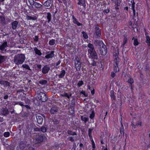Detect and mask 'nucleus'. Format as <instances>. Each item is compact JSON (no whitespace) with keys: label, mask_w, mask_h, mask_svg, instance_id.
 Segmentation results:
<instances>
[{"label":"nucleus","mask_w":150,"mask_h":150,"mask_svg":"<svg viewBox=\"0 0 150 150\" xmlns=\"http://www.w3.org/2000/svg\"><path fill=\"white\" fill-rule=\"evenodd\" d=\"M25 59V57L24 54H21L16 55L14 57V61L17 65L22 64Z\"/></svg>","instance_id":"f257e3e1"},{"label":"nucleus","mask_w":150,"mask_h":150,"mask_svg":"<svg viewBox=\"0 0 150 150\" xmlns=\"http://www.w3.org/2000/svg\"><path fill=\"white\" fill-rule=\"evenodd\" d=\"M46 137L41 133H38L34 135V140L35 144H38L46 140Z\"/></svg>","instance_id":"f03ea898"},{"label":"nucleus","mask_w":150,"mask_h":150,"mask_svg":"<svg viewBox=\"0 0 150 150\" xmlns=\"http://www.w3.org/2000/svg\"><path fill=\"white\" fill-rule=\"evenodd\" d=\"M88 47L90 48L88 50V56L90 58L93 59L92 64V66H94V46L92 44L89 43L88 45Z\"/></svg>","instance_id":"7ed1b4c3"},{"label":"nucleus","mask_w":150,"mask_h":150,"mask_svg":"<svg viewBox=\"0 0 150 150\" xmlns=\"http://www.w3.org/2000/svg\"><path fill=\"white\" fill-rule=\"evenodd\" d=\"M37 99L40 102H45L47 100V97L45 93L40 92L37 95Z\"/></svg>","instance_id":"20e7f679"},{"label":"nucleus","mask_w":150,"mask_h":150,"mask_svg":"<svg viewBox=\"0 0 150 150\" xmlns=\"http://www.w3.org/2000/svg\"><path fill=\"white\" fill-rule=\"evenodd\" d=\"M74 65L76 70L77 71H80L81 67V63L79 58L77 56L75 57Z\"/></svg>","instance_id":"39448f33"},{"label":"nucleus","mask_w":150,"mask_h":150,"mask_svg":"<svg viewBox=\"0 0 150 150\" xmlns=\"http://www.w3.org/2000/svg\"><path fill=\"white\" fill-rule=\"evenodd\" d=\"M94 37L96 38L99 39L100 38L101 36V29L99 28L98 25H96L94 28Z\"/></svg>","instance_id":"423d86ee"},{"label":"nucleus","mask_w":150,"mask_h":150,"mask_svg":"<svg viewBox=\"0 0 150 150\" xmlns=\"http://www.w3.org/2000/svg\"><path fill=\"white\" fill-rule=\"evenodd\" d=\"M133 2L132 4V5L131 6V9L132 10H133V18L134 20V21L136 22H137L139 19V16H138V14L137 12V14L135 16V3L134 2L133 0H132ZM131 2H132V1H131Z\"/></svg>","instance_id":"0eeeda50"},{"label":"nucleus","mask_w":150,"mask_h":150,"mask_svg":"<svg viewBox=\"0 0 150 150\" xmlns=\"http://www.w3.org/2000/svg\"><path fill=\"white\" fill-rule=\"evenodd\" d=\"M94 45L95 46V48L100 49L101 47L103 46L105 47V45H104L102 41L98 40H95L94 41Z\"/></svg>","instance_id":"6e6552de"},{"label":"nucleus","mask_w":150,"mask_h":150,"mask_svg":"<svg viewBox=\"0 0 150 150\" xmlns=\"http://www.w3.org/2000/svg\"><path fill=\"white\" fill-rule=\"evenodd\" d=\"M92 130L93 129H89L88 131V134L89 139L92 142V150H94V141L91 135Z\"/></svg>","instance_id":"1a4fd4ad"},{"label":"nucleus","mask_w":150,"mask_h":150,"mask_svg":"<svg viewBox=\"0 0 150 150\" xmlns=\"http://www.w3.org/2000/svg\"><path fill=\"white\" fill-rule=\"evenodd\" d=\"M50 69L49 65H46L44 66L42 69V72L43 74H45L48 73Z\"/></svg>","instance_id":"9d476101"},{"label":"nucleus","mask_w":150,"mask_h":150,"mask_svg":"<svg viewBox=\"0 0 150 150\" xmlns=\"http://www.w3.org/2000/svg\"><path fill=\"white\" fill-rule=\"evenodd\" d=\"M48 54L45 56V58L47 59L52 58L54 57V51H48L47 52Z\"/></svg>","instance_id":"9b49d317"},{"label":"nucleus","mask_w":150,"mask_h":150,"mask_svg":"<svg viewBox=\"0 0 150 150\" xmlns=\"http://www.w3.org/2000/svg\"><path fill=\"white\" fill-rule=\"evenodd\" d=\"M99 49L100 50V53L101 54L103 55H105L107 54V50L106 45L105 47L102 46L101 47V48H100Z\"/></svg>","instance_id":"f8f14e48"},{"label":"nucleus","mask_w":150,"mask_h":150,"mask_svg":"<svg viewBox=\"0 0 150 150\" xmlns=\"http://www.w3.org/2000/svg\"><path fill=\"white\" fill-rule=\"evenodd\" d=\"M72 21L74 24H76L78 26L83 25L82 24L79 23L74 15L72 16Z\"/></svg>","instance_id":"ddd939ff"},{"label":"nucleus","mask_w":150,"mask_h":150,"mask_svg":"<svg viewBox=\"0 0 150 150\" xmlns=\"http://www.w3.org/2000/svg\"><path fill=\"white\" fill-rule=\"evenodd\" d=\"M59 74L58 75V78L61 79L63 78L66 74V71L64 69H62L59 72Z\"/></svg>","instance_id":"4468645a"},{"label":"nucleus","mask_w":150,"mask_h":150,"mask_svg":"<svg viewBox=\"0 0 150 150\" xmlns=\"http://www.w3.org/2000/svg\"><path fill=\"white\" fill-rule=\"evenodd\" d=\"M29 125L28 124H26L23 125L22 128V129L23 131L24 134H25L29 130Z\"/></svg>","instance_id":"2eb2a0df"},{"label":"nucleus","mask_w":150,"mask_h":150,"mask_svg":"<svg viewBox=\"0 0 150 150\" xmlns=\"http://www.w3.org/2000/svg\"><path fill=\"white\" fill-rule=\"evenodd\" d=\"M18 22L17 21H14L11 23V28L13 30H16L18 25Z\"/></svg>","instance_id":"dca6fc26"},{"label":"nucleus","mask_w":150,"mask_h":150,"mask_svg":"<svg viewBox=\"0 0 150 150\" xmlns=\"http://www.w3.org/2000/svg\"><path fill=\"white\" fill-rule=\"evenodd\" d=\"M9 111L6 108H2L1 111V114L3 115L6 116L8 114Z\"/></svg>","instance_id":"f3484780"},{"label":"nucleus","mask_w":150,"mask_h":150,"mask_svg":"<svg viewBox=\"0 0 150 150\" xmlns=\"http://www.w3.org/2000/svg\"><path fill=\"white\" fill-rule=\"evenodd\" d=\"M58 111V109L57 108L56 106L52 107L50 110V113L52 114H56Z\"/></svg>","instance_id":"a211bd4d"},{"label":"nucleus","mask_w":150,"mask_h":150,"mask_svg":"<svg viewBox=\"0 0 150 150\" xmlns=\"http://www.w3.org/2000/svg\"><path fill=\"white\" fill-rule=\"evenodd\" d=\"M36 118L38 123L40 125H41L43 121L42 117L40 116H36Z\"/></svg>","instance_id":"6ab92c4d"},{"label":"nucleus","mask_w":150,"mask_h":150,"mask_svg":"<svg viewBox=\"0 0 150 150\" xmlns=\"http://www.w3.org/2000/svg\"><path fill=\"white\" fill-rule=\"evenodd\" d=\"M7 46V42L6 41L4 42L1 45H0V50L2 51H4L6 47Z\"/></svg>","instance_id":"aec40b11"},{"label":"nucleus","mask_w":150,"mask_h":150,"mask_svg":"<svg viewBox=\"0 0 150 150\" xmlns=\"http://www.w3.org/2000/svg\"><path fill=\"white\" fill-rule=\"evenodd\" d=\"M78 2H77V4L79 5L82 6L85 8L86 4L85 0H78Z\"/></svg>","instance_id":"412c9836"},{"label":"nucleus","mask_w":150,"mask_h":150,"mask_svg":"<svg viewBox=\"0 0 150 150\" xmlns=\"http://www.w3.org/2000/svg\"><path fill=\"white\" fill-rule=\"evenodd\" d=\"M6 57L0 55V65L3 63L5 60Z\"/></svg>","instance_id":"4be33fe9"},{"label":"nucleus","mask_w":150,"mask_h":150,"mask_svg":"<svg viewBox=\"0 0 150 150\" xmlns=\"http://www.w3.org/2000/svg\"><path fill=\"white\" fill-rule=\"evenodd\" d=\"M34 51L36 54L38 55L39 56L42 55V53L41 52L40 50L38 49L37 47H34Z\"/></svg>","instance_id":"5701e85b"},{"label":"nucleus","mask_w":150,"mask_h":150,"mask_svg":"<svg viewBox=\"0 0 150 150\" xmlns=\"http://www.w3.org/2000/svg\"><path fill=\"white\" fill-rule=\"evenodd\" d=\"M110 96L111 99L112 100H116V96L115 95V92L113 90L110 91Z\"/></svg>","instance_id":"b1692460"},{"label":"nucleus","mask_w":150,"mask_h":150,"mask_svg":"<svg viewBox=\"0 0 150 150\" xmlns=\"http://www.w3.org/2000/svg\"><path fill=\"white\" fill-rule=\"evenodd\" d=\"M22 100L23 101L22 102H23L24 103H25L26 104H28L30 103V100L27 98H26L25 97H23L22 99Z\"/></svg>","instance_id":"393cba45"},{"label":"nucleus","mask_w":150,"mask_h":150,"mask_svg":"<svg viewBox=\"0 0 150 150\" xmlns=\"http://www.w3.org/2000/svg\"><path fill=\"white\" fill-rule=\"evenodd\" d=\"M47 22L48 23H49L50 22L52 18V16L51 13L50 12L47 13Z\"/></svg>","instance_id":"a878e982"},{"label":"nucleus","mask_w":150,"mask_h":150,"mask_svg":"<svg viewBox=\"0 0 150 150\" xmlns=\"http://www.w3.org/2000/svg\"><path fill=\"white\" fill-rule=\"evenodd\" d=\"M1 22L3 25H5L6 24V22L4 17L1 16L0 18Z\"/></svg>","instance_id":"bb28decb"},{"label":"nucleus","mask_w":150,"mask_h":150,"mask_svg":"<svg viewBox=\"0 0 150 150\" xmlns=\"http://www.w3.org/2000/svg\"><path fill=\"white\" fill-rule=\"evenodd\" d=\"M51 3V2L50 0H47L43 4V5L46 7H49L50 6Z\"/></svg>","instance_id":"cd10ccee"},{"label":"nucleus","mask_w":150,"mask_h":150,"mask_svg":"<svg viewBox=\"0 0 150 150\" xmlns=\"http://www.w3.org/2000/svg\"><path fill=\"white\" fill-rule=\"evenodd\" d=\"M27 18L28 20H32L35 21L37 19V18L35 16H31L28 15L27 16Z\"/></svg>","instance_id":"c85d7f7f"},{"label":"nucleus","mask_w":150,"mask_h":150,"mask_svg":"<svg viewBox=\"0 0 150 150\" xmlns=\"http://www.w3.org/2000/svg\"><path fill=\"white\" fill-rule=\"evenodd\" d=\"M34 5L35 7L37 8H40L42 6L41 4L36 2H35Z\"/></svg>","instance_id":"c756f323"},{"label":"nucleus","mask_w":150,"mask_h":150,"mask_svg":"<svg viewBox=\"0 0 150 150\" xmlns=\"http://www.w3.org/2000/svg\"><path fill=\"white\" fill-rule=\"evenodd\" d=\"M81 120L85 123H86L88 120V117H84L83 116H81Z\"/></svg>","instance_id":"7c9ffc66"},{"label":"nucleus","mask_w":150,"mask_h":150,"mask_svg":"<svg viewBox=\"0 0 150 150\" xmlns=\"http://www.w3.org/2000/svg\"><path fill=\"white\" fill-rule=\"evenodd\" d=\"M69 112L70 115H72L74 113V107H70L69 108Z\"/></svg>","instance_id":"2f4dec72"},{"label":"nucleus","mask_w":150,"mask_h":150,"mask_svg":"<svg viewBox=\"0 0 150 150\" xmlns=\"http://www.w3.org/2000/svg\"><path fill=\"white\" fill-rule=\"evenodd\" d=\"M146 42L148 44V45L150 46V38L148 35H146Z\"/></svg>","instance_id":"473e14b6"},{"label":"nucleus","mask_w":150,"mask_h":150,"mask_svg":"<svg viewBox=\"0 0 150 150\" xmlns=\"http://www.w3.org/2000/svg\"><path fill=\"white\" fill-rule=\"evenodd\" d=\"M22 67L24 69H25L29 70H31V69H30V67L28 65V64H23L22 65Z\"/></svg>","instance_id":"72a5a7b5"},{"label":"nucleus","mask_w":150,"mask_h":150,"mask_svg":"<svg viewBox=\"0 0 150 150\" xmlns=\"http://www.w3.org/2000/svg\"><path fill=\"white\" fill-rule=\"evenodd\" d=\"M47 83V81L45 80H40L39 81V83L42 85L46 84Z\"/></svg>","instance_id":"f704fd0d"},{"label":"nucleus","mask_w":150,"mask_h":150,"mask_svg":"<svg viewBox=\"0 0 150 150\" xmlns=\"http://www.w3.org/2000/svg\"><path fill=\"white\" fill-rule=\"evenodd\" d=\"M132 40H134L133 43L135 46H137L139 45V43L137 38H135L134 37H133Z\"/></svg>","instance_id":"c9c22d12"},{"label":"nucleus","mask_w":150,"mask_h":150,"mask_svg":"<svg viewBox=\"0 0 150 150\" xmlns=\"http://www.w3.org/2000/svg\"><path fill=\"white\" fill-rule=\"evenodd\" d=\"M144 70L146 72H147L148 71H150V68L149 64H146V65L144 68Z\"/></svg>","instance_id":"e433bc0d"},{"label":"nucleus","mask_w":150,"mask_h":150,"mask_svg":"<svg viewBox=\"0 0 150 150\" xmlns=\"http://www.w3.org/2000/svg\"><path fill=\"white\" fill-rule=\"evenodd\" d=\"M55 40L54 39H52L49 41V44L51 45H53L55 44Z\"/></svg>","instance_id":"4c0bfd02"},{"label":"nucleus","mask_w":150,"mask_h":150,"mask_svg":"<svg viewBox=\"0 0 150 150\" xmlns=\"http://www.w3.org/2000/svg\"><path fill=\"white\" fill-rule=\"evenodd\" d=\"M82 33L83 34V36L84 39H87L88 38V35L86 32L82 31Z\"/></svg>","instance_id":"58836bf2"},{"label":"nucleus","mask_w":150,"mask_h":150,"mask_svg":"<svg viewBox=\"0 0 150 150\" xmlns=\"http://www.w3.org/2000/svg\"><path fill=\"white\" fill-rule=\"evenodd\" d=\"M15 103L16 105H18L21 106L23 107L24 106V103L23 102L16 101L15 102Z\"/></svg>","instance_id":"ea45409f"},{"label":"nucleus","mask_w":150,"mask_h":150,"mask_svg":"<svg viewBox=\"0 0 150 150\" xmlns=\"http://www.w3.org/2000/svg\"><path fill=\"white\" fill-rule=\"evenodd\" d=\"M47 131V127L45 126H42L40 128V131L43 132H45Z\"/></svg>","instance_id":"a19ab883"},{"label":"nucleus","mask_w":150,"mask_h":150,"mask_svg":"<svg viewBox=\"0 0 150 150\" xmlns=\"http://www.w3.org/2000/svg\"><path fill=\"white\" fill-rule=\"evenodd\" d=\"M83 84L84 83L83 81H79L77 84V86L78 87H80L82 86Z\"/></svg>","instance_id":"79ce46f5"},{"label":"nucleus","mask_w":150,"mask_h":150,"mask_svg":"<svg viewBox=\"0 0 150 150\" xmlns=\"http://www.w3.org/2000/svg\"><path fill=\"white\" fill-rule=\"evenodd\" d=\"M120 134H122V133L123 135H124V127L123 126V125L122 124V125H121V127L120 128Z\"/></svg>","instance_id":"37998d69"},{"label":"nucleus","mask_w":150,"mask_h":150,"mask_svg":"<svg viewBox=\"0 0 150 150\" xmlns=\"http://www.w3.org/2000/svg\"><path fill=\"white\" fill-rule=\"evenodd\" d=\"M119 58L118 57H115V65H116L117 66H118V63L119 62Z\"/></svg>","instance_id":"c03bdc74"},{"label":"nucleus","mask_w":150,"mask_h":150,"mask_svg":"<svg viewBox=\"0 0 150 150\" xmlns=\"http://www.w3.org/2000/svg\"><path fill=\"white\" fill-rule=\"evenodd\" d=\"M2 83L4 84L6 87L9 86L11 85V83L6 81H3Z\"/></svg>","instance_id":"a18cd8bd"},{"label":"nucleus","mask_w":150,"mask_h":150,"mask_svg":"<svg viewBox=\"0 0 150 150\" xmlns=\"http://www.w3.org/2000/svg\"><path fill=\"white\" fill-rule=\"evenodd\" d=\"M68 133L69 135H72L73 136L76 135H77L76 133L73 132L71 130H69L68 131Z\"/></svg>","instance_id":"49530a36"},{"label":"nucleus","mask_w":150,"mask_h":150,"mask_svg":"<svg viewBox=\"0 0 150 150\" xmlns=\"http://www.w3.org/2000/svg\"><path fill=\"white\" fill-rule=\"evenodd\" d=\"M79 150H84V146L82 143H80L79 145Z\"/></svg>","instance_id":"de8ad7c7"},{"label":"nucleus","mask_w":150,"mask_h":150,"mask_svg":"<svg viewBox=\"0 0 150 150\" xmlns=\"http://www.w3.org/2000/svg\"><path fill=\"white\" fill-rule=\"evenodd\" d=\"M127 82L130 85H132V84L133 83L134 81L132 78H130L128 79Z\"/></svg>","instance_id":"09e8293b"},{"label":"nucleus","mask_w":150,"mask_h":150,"mask_svg":"<svg viewBox=\"0 0 150 150\" xmlns=\"http://www.w3.org/2000/svg\"><path fill=\"white\" fill-rule=\"evenodd\" d=\"M10 133L9 132H5L4 133V136L6 137H8L9 136Z\"/></svg>","instance_id":"8fccbe9b"},{"label":"nucleus","mask_w":150,"mask_h":150,"mask_svg":"<svg viewBox=\"0 0 150 150\" xmlns=\"http://www.w3.org/2000/svg\"><path fill=\"white\" fill-rule=\"evenodd\" d=\"M53 124L55 125H57L59 124V122L57 119H54L53 120Z\"/></svg>","instance_id":"3c124183"},{"label":"nucleus","mask_w":150,"mask_h":150,"mask_svg":"<svg viewBox=\"0 0 150 150\" xmlns=\"http://www.w3.org/2000/svg\"><path fill=\"white\" fill-rule=\"evenodd\" d=\"M88 88L90 90H91V93L92 95H94V88H93V89L91 88V87L90 86H88Z\"/></svg>","instance_id":"603ef678"},{"label":"nucleus","mask_w":150,"mask_h":150,"mask_svg":"<svg viewBox=\"0 0 150 150\" xmlns=\"http://www.w3.org/2000/svg\"><path fill=\"white\" fill-rule=\"evenodd\" d=\"M30 5H34L35 2L34 0H28Z\"/></svg>","instance_id":"864d4df0"},{"label":"nucleus","mask_w":150,"mask_h":150,"mask_svg":"<svg viewBox=\"0 0 150 150\" xmlns=\"http://www.w3.org/2000/svg\"><path fill=\"white\" fill-rule=\"evenodd\" d=\"M39 40V36L38 35H35V36L34 38V40L35 42H37Z\"/></svg>","instance_id":"5fc2aeb1"},{"label":"nucleus","mask_w":150,"mask_h":150,"mask_svg":"<svg viewBox=\"0 0 150 150\" xmlns=\"http://www.w3.org/2000/svg\"><path fill=\"white\" fill-rule=\"evenodd\" d=\"M80 94H83L84 96L86 97L87 96V94L86 93V92L85 91L82 90L80 93Z\"/></svg>","instance_id":"6e6d98bb"},{"label":"nucleus","mask_w":150,"mask_h":150,"mask_svg":"<svg viewBox=\"0 0 150 150\" xmlns=\"http://www.w3.org/2000/svg\"><path fill=\"white\" fill-rule=\"evenodd\" d=\"M90 118L91 119H93V118H94V110H93L91 112V113L90 115Z\"/></svg>","instance_id":"4d7b16f0"},{"label":"nucleus","mask_w":150,"mask_h":150,"mask_svg":"<svg viewBox=\"0 0 150 150\" xmlns=\"http://www.w3.org/2000/svg\"><path fill=\"white\" fill-rule=\"evenodd\" d=\"M110 11V10L109 9L107 8L106 9L104 10L103 11V12L105 14L109 13Z\"/></svg>","instance_id":"13d9d810"},{"label":"nucleus","mask_w":150,"mask_h":150,"mask_svg":"<svg viewBox=\"0 0 150 150\" xmlns=\"http://www.w3.org/2000/svg\"><path fill=\"white\" fill-rule=\"evenodd\" d=\"M127 40L126 37L125 36L124 38V40H123V44H124V45H125L126 44V43L127 42Z\"/></svg>","instance_id":"bf43d9fd"},{"label":"nucleus","mask_w":150,"mask_h":150,"mask_svg":"<svg viewBox=\"0 0 150 150\" xmlns=\"http://www.w3.org/2000/svg\"><path fill=\"white\" fill-rule=\"evenodd\" d=\"M115 1V4H117V6L120 5V4L121 2V1L120 0H116V1Z\"/></svg>","instance_id":"052dcab7"},{"label":"nucleus","mask_w":150,"mask_h":150,"mask_svg":"<svg viewBox=\"0 0 150 150\" xmlns=\"http://www.w3.org/2000/svg\"><path fill=\"white\" fill-rule=\"evenodd\" d=\"M119 54V52H118V49L117 52L116 51H115L114 52V56L115 57H117L118 56V55Z\"/></svg>","instance_id":"680f3d73"},{"label":"nucleus","mask_w":150,"mask_h":150,"mask_svg":"<svg viewBox=\"0 0 150 150\" xmlns=\"http://www.w3.org/2000/svg\"><path fill=\"white\" fill-rule=\"evenodd\" d=\"M34 131L35 132H40V128H39L37 127L34 128Z\"/></svg>","instance_id":"e2e57ef3"},{"label":"nucleus","mask_w":150,"mask_h":150,"mask_svg":"<svg viewBox=\"0 0 150 150\" xmlns=\"http://www.w3.org/2000/svg\"><path fill=\"white\" fill-rule=\"evenodd\" d=\"M35 147L33 146H31L28 147V150H35Z\"/></svg>","instance_id":"0e129e2a"},{"label":"nucleus","mask_w":150,"mask_h":150,"mask_svg":"<svg viewBox=\"0 0 150 150\" xmlns=\"http://www.w3.org/2000/svg\"><path fill=\"white\" fill-rule=\"evenodd\" d=\"M68 140L71 142H73L74 141V137H69L68 138Z\"/></svg>","instance_id":"69168bd1"},{"label":"nucleus","mask_w":150,"mask_h":150,"mask_svg":"<svg viewBox=\"0 0 150 150\" xmlns=\"http://www.w3.org/2000/svg\"><path fill=\"white\" fill-rule=\"evenodd\" d=\"M36 67L38 69L41 70L42 67V65L41 64H38L36 65Z\"/></svg>","instance_id":"338daca9"},{"label":"nucleus","mask_w":150,"mask_h":150,"mask_svg":"<svg viewBox=\"0 0 150 150\" xmlns=\"http://www.w3.org/2000/svg\"><path fill=\"white\" fill-rule=\"evenodd\" d=\"M68 95V94L67 93L64 92L63 94H61V96L63 97H66Z\"/></svg>","instance_id":"774afa93"}]
</instances>
